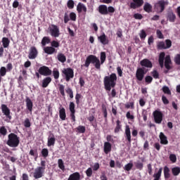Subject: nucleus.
I'll return each mask as SVG.
<instances>
[{"label": "nucleus", "mask_w": 180, "mask_h": 180, "mask_svg": "<svg viewBox=\"0 0 180 180\" xmlns=\"http://www.w3.org/2000/svg\"><path fill=\"white\" fill-rule=\"evenodd\" d=\"M100 60H99V58L95 55H89L86 57L84 66L88 68L91 63L94 64V67L96 70H101V64H103V63L106 61L105 52L101 53Z\"/></svg>", "instance_id": "obj_1"}, {"label": "nucleus", "mask_w": 180, "mask_h": 180, "mask_svg": "<svg viewBox=\"0 0 180 180\" xmlns=\"http://www.w3.org/2000/svg\"><path fill=\"white\" fill-rule=\"evenodd\" d=\"M116 81H117L116 73H112L110 76H105L103 79L105 91H111L112 88H115L116 86Z\"/></svg>", "instance_id": "obj_2"}, {"label": "nucleus", "mask_w": 180, "mask_h": 180, "mask_svg": "<svg viewBox=\"0 0 180 180\" xmlns=\"http://www.w3.org/2000/svg\"><path fill=\"white\" fill-rule=\"evenodd\" d=\"M6 144L11 148H16L20 144V137L15 133H11L8 135Z\"/></svg>", "instance_id": "obj_3"}, {"label": "nucleus", "mask_w": 180, "mask_h": 180, "mask_svg": "<svg viewBox=\"0 0 180 180\" xmlns=\"http://www.w3.org/2000/svg\"><path fill=\"white\" fill-rule=\"evenodd\" d=\"M169 3L167 1L160 0L155 4V8L159 13H162L165 11V6H168Z\"/></svg>", "instance_id": "obj_4"}, {"label": "nucleus", "mask_w": 180, "mask_h": 180, "mask_svg": "<svg viewBox=\"0 0 180 180\" xmlns=\"http://www.w3.org/2000/svg\"><path fill=\"white\" fill-rule=\"evenodd\" d=\"M148 69L146 68H138L136 72V78L137 81L141 82L144 79V75L147 74Z\"/></svg>", "instance_id": "obj_5"}, {"label": "nucleus", "mask_w": 180, "mask_h": 180, "mask_svg": "<svg viewBox=\"0 0 180 180\" xmlns=\"http://www.w3.org/2000/svg\"><path fill=\"white\" fill-rule=\"evenodd\" d=\"M62 74L65 75L67 82L70 81V78H74V70L71 68H64L62 70Z\"/></svg>", "instance_id": "obj_6"}, {"label": "nucleus", "mask_w": 180, "mask_h": 180, "mask_svg": "<svg viewBox=\"0 0 180 180\" xmlns=\"http://www.w3.org/2000/svg\"><path fill=\"white\" fill-rule=\"evenodd\" d=\"M153 115L155 123H157V124H161L162 122V117L164 116L162 112L158 110H155Z\"/></svg>", "instance_id": "obj_7"}, {"label": "nucleus", "mask_w": 180, "mask_h": 180, "mask_svg": "<svg viewBox=\"0 0 180 180\" xmlns=\"http://www.w3.org/2000/svg\"><path fill=\"white\" fill-rule=\"evenodd\" d=\"M172 46V41L171 39H166L165 41H160L158 43V49H160V50H167V49H171Z\"/></svg>", "instance_id": "obj_8"}, {"label": "nucleus", "mask_w": 180, "mask_h": 180, "mask_svg": "<svg viewBox=\"0 0 180 180\" xmlns=\"http://www.w3.org/2000/svg\"><path fill=\"white\" fill-rule=\"evenodd\" d=\"M38 72L40 75H44V77H50L52 74L51 70L47 66H41L39 68Z\"/></svg>", "instance_id": "obj_9"}, {"label": "nucleus", "mask_w": 180, "mask_h": 180, "mask_svg": "<svg viewBox=\"0 0 180 180\" xmlns=\"http://www.w3.org/2000/svg\"><path fill=\"white\" fill-rule=\"evenodd\" d=\"M44 172L45 170L43 168L37 167L32 173V175L34 179H40V178L44 176Z\"/></svg>", "instance_id": "obj_10"}, {"label": "nucleus", "mask_w": 180, "mask_h": 180, "mask_svg": "<svg viewBox=\"0 0 180 180\" xmlns=\"http://www.w3.org/2000/svg\"><path fill=\"white\" fill-rule=\"evenodd\" d=\"M50 34L52 37H60V28L56 25H51V27H49Z\"/></svg>", "instance_id": "obj_11"}, {"label": "nucleus", "mask_w": 180, "mask_h": 180, "mask_svg": "<svg viewBox=\"0 0 180 180\" xmlns=\"http://www.w3.org/2000/svg\"><path fill=\"white\" fill-rule=\"evenodd\" d=\"M37 56H39L37 48H36V46H31L28 54V58H30V60H34L35 58H37Z\"/></svg>", "instance_id": "obj_12"}, {"label": "nucleus", "mask_w": 180, "mask_h": 180, "mask_svg": "<svg viewBox=\"0 0 180 180\" xmlns=\"http://www.w3.org/2000/svg\"><path fill=\"white\" fill-rule=\"evenodd\" d=\"M1 108L2 113L7 117V119L11 120L12 119V115H11V110L8 108V105L1 104Z\"/></svg>", "instance_id": "obj_13"}, {"label": "nucleus", "mask_w": 180, "mask_h": 180, "mask_svg": "<svg viewBox=\"0 0 180 180\" xmlns=\"http://www.w3.org/2000/svg\"><path fill=\"white\" fill-rule=\"evenodd\" d=\"M133 2L130 3L129 7L131 9H137V8H141L143 6V4H144L143 0H132Z\"/></svg>", "instance_id": "obj_14"}, {"label": "nucleus", "mask_w": 180, "mask_h": 180, "mask_svg": "<svg viewBox=\"0 0 180 180\" xmlns=\"http://www.w3.org/2000/svg\"><path fill=\"white\" fill-rule=\"evenodd\" d=\"M167 20H169L171 23H174L176 20V15L174 13L172 10H169L166 15Z\"/></svg>", "instance_id": "obj_15"}, {"label": "nucleus", "mask_w": 180, "mask_h": 180, "mask_svg": "<svg viewBox=\"0 0 180 180\" xmlns=\"http://www.w3.org/2000/svg\"><path fill=\"white\" fill-rule=\"evenodd\" d=\"M140 65L143 68H153V63L148 58H144L141 60Z\"/></svg>", "instance_id": "obj_16"}, {"label": "nucleus", "mask_w": 180, "mask_h": 180, "mask_svg": "<svg viewBox=\"0 0 180 180\" xmlns=\"http://www.w3.org/2000/svg\"><path fill=\"white\" fill-rule=\"evenodd\" d=\"M98 40H99L100 43H101V44H103V46L109 44V39H108V37H106V34H105V33H103L101 35L98 37Z\"/></svg>", "instance_id": "obj_17"}, {"label": "nucleus", "mask_w": 180, "mask_h": 180, "mask_svg": "<svg viewBox=\"0 0 180 180\" xmlns=\"http://www.w3.org/2000/svg\"><path fill=\"white\" fill-rule=\"evenodd\" d=\"M124 134L125 139L128 143H131V132L130 131V126L126 125Z\"/></svg>", "instance_id": "obj_18"}, {"label": "nucleus", "mask_w": 180, "mask_h": 180, "mask_svg": "<svg viewBox=\"0 0 180 180\" xmlns=\"http://www.w3.org/2000/svg\"><path fill=\"white\" fill-rule=\"evenodd\" d=\"M170 64H172V61L171 60V56L169 55H167L165 58V67L166 70H171V68H172Z\"/></svg>", "instance_id": "obj_19"}, {"label": "nucleus", "mask_w": 180, "mask_h": 180, "mask_svg": "<svg viewBox=\"0 0 180 180\" xmlns=\"http://www.w3.org/2000/svg\"><path fill=\"white\" fill-rule=\"evenodd\" d=\"M56 144V136L53 134H51L48 137L47 146L48 147H51Z\"/></svg>", "instance_id": "obj_20"}, {"label": "nucleus", "mask_w": 180, "mask_h": 180, "mask_svg": "<svg viewBox=\"0 0 180 180\" xmlns=\"http://www.w3.org/2000/svg\"><path fill=\"white\" fill-rule=\"evenodd\" d=\"M44 51L46 54L51 55L54 54V53H57V49L53 46H46L44 48Z\"/></svg>", "instance_id": "obj_21"}, {"label": "nucleus", "mask_w": 180, "mask_h": 180, "mask_svg": "<svg viewBox=\"0 0 180 180\" xmlns=\"http://www.w3.org/2000/svg\"><path fill=\"white\" fill-rule=\"evenodd\" d=\"M159 137L160 139V144H163L164 146H167V144H168V139L164 133L160 132Z\"/></svg>", "instance_id": "obj_22"}, {"label": "nucleus", "mask_w": 180, "mask_h": 180, "mask_svg": "<svg viewBox=\"0 0 180 180\" xmlns=\"http://www.w3.org/2000/svg\"><path fill=\"white\" fill-rule=\"evenodd\" d=\"M98 12L101 15H108V6L106 5H100L98 6Z\"/></svg>", "instance_id": "obj_23"}, {"label": "nucleus", "mask_w": 180, "mask_h": 180, "mask_svg": "<svg viewBox=\"0 0 180 180\" xmlns=\"http://www.w3.org/2000/svg\"><path fill=\"white\" fill-rule=\"evenodd\" d=\"M170 170H169V167H168L167 166H165L163 168V173H164V177L165 180H168L169 179V178H171V173Z\"/></svg>", "instance_id": "obj_24"}, {"label": "nucleus", "mask_w": 180, "mask_h": 180, "mask_svg": "<svg viewBox=\"0 0 180 180\" xmlns=\"http://www.w3.org/2000/svg\"><path fill=\"white\" fill-rule=\"evenodd\" d=\"M25 102L27 109L32 113V111L33 110V102H32V100L29 97L26 98Z\"/></svg>", "instance_id": "obj_25"}, {"label": "nucleus", "mask_w": 180, "mask_h": 180, "mask_svg": "<svg viewBox=\"0 0 180 180\" xmlns=\"http://www.w3.org/2000/svg\"><path fill=\"white\" fill-rule=\"evenodd\" d=\"M51 81L52 79L51 77H46L44 78V79L42 80V88H47V86H49Z\"/></svg>", "instance_id": "obj_26"}, {"label": "nucleus", "mask_w": 180, "mask_h": 180, "mask_svg": "<svg viewBox=\"0 0 180 180\" xmlns=\"http://www.w3.org/2000/svg\"><path fill=\"white\" fill-rule=\"evenodd\" d=\"M59 117L62 120H65L67 114L65 113V108L64 107L59 108Z\"/></svg>", "instance_id": "obj_27"}, {"label": "nucleus", "mask_w": 180, "mask_h": 180, "mask_svg": "<svg viewBox=\"0 0 180 180\" xmlns=\"http://www.w3.org/2000/svg\"><path fill=\"white\" fill-rule=\"evenodd\" d=\"M77 11L78 13H81V12H84V13H86V6L84 5L82 3H79L77 6Z\"/></svg>", "instance_id": "obj_28"}, {"label": "nucleus", "mask_w": 180, "mask_h": 180, "mask_svg": "<svg viewBox=\"0 0 180 180\" xmlns=\"http://www.w3.org/2000/svg\"><path fill=\"white\" fill-rule=\"evenodd\" d=\"M112 151V144L109 142L104 143V153L105 154H109Z\"/></svg>", "instance_id": "obj_29"}, {"label": "nucleus", "mask_w": 180, "mask_h": 180, "mask_svg": "<svg viewBox=\"0 0 180 180\" xmlns=\"http://www.w3.org/2000/svg\"><path fill=\"white\" fill-rule=\"evenodd\" d=\"M81 179V174L79 172H75L70 175L68 180H79Z\"/></svg>", "instance_id": "obj_30"}, {"label": "nucleus", "mask_w": 180, "mask_h": 180, "mask_svg": "<svg viewBox=\"0 0 180 180\" xmlns=\"http://www.w3.org/2000/svg\"><path fill=\"white\" fill-rule=\"evenodd\" d=\"M162 174V167H160L157 173H155L153 174V180H160L161 179V175Z\"/></svg>", "instance_id": "obj_31"}, {"label": "nucleus", "mask_w": 180, "mask_h": 180, "mask_svg": "<svg viewBox=\"0 0 180 180\" xmlns=\"http://www.w3.org/2000/svg\"><path fill=\"white\" fill-rule=\"evenodd\" d=\"M143 10L145 11V12L150 13L153 12V6H151V4H150L149 3H145L143 6Z\"/></svg>", "instance_id": "obj_32"}, {"label": "nucleus", "mask_w": 180, "mask_h": 180, "mask_svg": "<svg viewBox=\"0 0 180 180\" xmlns=\"http://www.w3.org/2000/svg\"><path fill=\"white\" fill-rule=\"evenodd\" d=\"M1 41H2L4 49H8V47H9V44L11 43V41L9 40L8 38L3 37Z\"/></svg>", "instance_id": "obj_33"}, {"label": "nucleus", "mask_w": 180, "mask_h": 180, "mask_svg": "<svg viewBox=\"0 0 180 180\" xmlns=\"http://www.w3.org/2000/svg\"><path fill=\"white\" fill-rule=\"evenodd\" d=\"M51 39H50V37H44L41 39V44L43 47L46 46V44H49L51 43Z\"/></svg>", "instance_id": "obj_34"}, {"label": "nucleus", "mask_w": 180, "mask_h": 180, "mask_svg": "<svg viewBox=\"0 0 180 180\" xmlns=\"http://www.w3.org/2000/svg\"><path fill=\"white\" fill-rule=\"evenodd\" d=\"M57 58L60 63H65L67 61V57L63 53H58L57 56Z\"/></svg>", "instance_id": "obj_35"}, {"label": "nucleus", "mask_w": 180, "mask_h": 180, "mask_svg": "<svg viewBox=\"0 0 180 180\" xmlns=\"http://www.w3.org/2000/svg\"><path fill=\"white\" fill-rule=\"evenodd\" d=\"M172 174L174 175V176H178L180 174V167H175L172 169Z\"/></svg>", "instance_id": "obj_36"}, {"label": "nucleus", "mask_w": 180, "mask_h": 180, "mask_svg": "<svg viewBox=\"0 0 180 180\" xmlns=\"http://www.w3.org/2000/svg\"><path fill=\"white\" fill-rule=\"evenodd\" d=\"M122 130V124H120V120H117L116 121V127L114 129V133H119Z\"/></svg>", "instance_id": "obj_37"}, {"label": "nucleus", "mask_w": 180, "mask_h": 180, "mask_svg": "<svg viewBox=\"0 0 180 180\" xmlns=\"http://www.w3.org/2000/svg\"><path fill=\"white\" fill-rule=\"evenodd\" d=\"M135 167L137 169H139L141 171L144 167V164L143 162H140V160H137L136 162H134Z\"/></svg>", "instance_id": "obj_38"}, {"label": "nucleus", "mask_w": 180, "mask_h": 180, "mask_svg": "<svg viewBox=\"0 0 180 180\" xmlns=\"http://www.w3.org/2000/svg\"><path fill=\"white\" fill-rule=\"evenodd\" d=\"M58 165L60 169L62 171H65V166L64 165V162L62 160V159H58Z\"/></svg>", "instance_id": "obj_39"}, {"label": "nucleus", "mask_w": 180, "mask_h": 180, "mask_svg": "<svg viewBox=\"0 0 180 180\" xmlns=\"http://www.w3.org/2000/svg\"><path fill=\"white\" fill-rule=\"evenodd\" d=\"M139 37L141 40H146V37H147V32H146V30H141L140 31Z\"/></svg>", "instance_id": "obj_40"}, {"label": "nucleus", "mask_w": 180, "mask_h": 180, "mask_svg": "<svg viewBox=\"0 0 180 180\" xmlns=\"http://www.w3.org/2000/svg\"><path fill=\"white\" fill-rule=\"evenodd\" d=\"M53 76L54 79H58L60 78V72L56 68L53 70Z\"/></svg>", "instance_id": "obj_41"}, {"label": "nucleus", "mask_w": 180, "mask_h": 180, "mask_svg": "<svg viewBox=\"0 0 180 180\" xmlns=\"http://www.w3.org/2000/svg\"><path fill=\"white\" fill-rule=\"evenodd\" d=\"M30 155H32V157H34L35 158V161L36 160H37V157H39V154L37 153V150H33V149H31L30 150Z\"/></svg>", "instance_id": "obj_42"}, {"label": "nucleus", "mask_w": 180, "mask_h": 180, "mask_svg": "<svg viewBox=\"0 0 180 180\" xmlns=\"http://www.w3.org/2000/svg\"><path fill=\"white\" fill-rule=\"evenodd\" d=\"M152 77L155 78V79H160V73L158 71L154 70L150 72Z\"/></svg>", "instance_id": "obj_43"}, {"label": "nucleus", "mask_w": 180, "mask_h": 180, "mask_svg": "<svg viewBox=\"0 0 180 180\" xmlns=\"http://www.w3.org/2000/svg\"><path fill=\"white\" fill-rule=\"evenodd\" d=\"M65 91H66V94L69 95L70 99H72V98H74V91H72V89L68 87Z\"/></svg>", "instance_id": "obj_44"}, {"label": "nucleus", "mask_w": 180, "mask_h": 180, "mask_svg": "<svg viewBox=\"0 0 180 180\" xmlns=\"http://www.w3.org/2000/svg\"><path fill=\"white\" fill-rule=\"evenodd\" d=\"M76 130L78 133H82V134H84L85 133L86 131V129H85V127L84 126H82V125H79V127H77L76 128Z\"/></svg>", "instance_id": "obj_45"}, {"label": "nucleus", "mask_w": 180, "mask_h": 180, "mask_svg": "<svg viewBox=\"0 0 180 180\" xmlns=\"http://www.w3.org/2000/svg\"><path fill=\"white\" fill-rule=\"evenodd\" d=\"M59 91L62 96H65V91H64L65 86L63 84H58Z\"/></svg>", "instance_id": "obj_46"}, {"label": "nucleus", "mask_w": 180, "mask_h": 180, "mask_svg": "<svg viewBox=\"0 0 180 180\" xmlns=\"http://www.w3.org/2000/svg\"><path fill=\"white\" fill-rule=\"evenodd\" d=\"M0 134H1V136H4V137H5V136H6V134H8V129H6V128H5V127H0Z\"/></svg>", "instance_id": "obj_47"}, {"label": "nucleus", "mask_w": 180, "mask_h": 180, "mask_svg": "<svg viewBox=\"0 0 180 180\" xmlns=\"http://www.w3.org/2000/svg\"><path fill=\"white\" fill-rule=\"evenodd\" d=\"M69 109H70V113H75V103H74V102L70 103Z\"/></svg>", "instance_id": "obj_48"}, {"label": "nucleus", "mask_w": 180, "mask_h": 180, "mask_svg": "<svg viewBox=\"0 0 180 180\" xmlns=\"http://www.w3.org/2000/svg\"><path fill=\"white\" fill-rule=\"evenodd\" d=\"M162 91L164 92V94H166L167 95H171V90H169V87L167 86H164L162 88Z\"/></svg>", "instance_id": "obj_49"}, {"label": "nucleus", "mask_w": 180, "mask_h": 180, "mask_svg": "<svg viewBox=\"0 0 180 180\" xmlns=\"http://www.w3.org/2000/svg\"><path fill=\"white\" fill-rule=\"evenodd\" d=\"M51 47H53V49H58V47H60V42L53 40L51 42Z\"/></svg>", "instance_id": "obj_50"}, {"label": "nucleus", "mask_w": 180, "mask_h": 180, "mask_svg": "<svg viewBox=\"0 0 180 180\" xmlns=\"http://www.w3.org/2000/svg\"><path fill=\"white\" fill-rule=\"evenodd\" d=\"M41 155L44 158H46V157H49V149L43 148L41 150Z\"/></svg>", "instance_id": "obj_51"}, {"label": "nucleus", "mask_w": 180, "mask_h": 180, "mask_svg": "<svg viewBox=\"0 0 180 180\" xmlns=\"http://www.w3.org/2000/svg\"><path fill=\"white\" fill-rule=\"evenodd\" d=\"M131 168H133V163H131V162L127 164L124 167V171H131Z\"/></svg>", "instance_id": "obj_52"}, {"label": "nucleus", "mask_w": 180, "mask_h": 180, "mask_svg": "<svg viewBox=\"0 0 180 180\" xmlns=\"http://www.w3.org/2000/svg\"><path fill=\"white\" fill-rule=\"evenodd\" d=\"M85 172H86V176H88V178H91L93 174L92 167H89Z\"/></svg>", "instance_id": "obj_53"}, {"label": "nucleus", "mask_w": 180, "mask_h": 180, "mask_svg": "<svg viewBox=\"0 0 180 180\" xmlns=\"http://www.w3.org/2000/svg\"><path fill=\"white\" fill-rule=\"evenodd\" d=\"M82 98V95L79 94H77L75 96V101H76V104L77 105V106L79 105L80 103V99Z\"/></svg>", "instance_id": "obj_54"}, {"label": "nucleus", "mask_w": 180, "mask_h": 180, "mask_svg": "<svg viewBox=\"0 0 180 180\" xmlns=\"http://www.w3.org/2000/svg\"><path fill=\"white\" fill-rule=\"evenodd\" d=\"M165 59V52H162L160 53L159 56V63H164V60Z\"/></svg>", "instance_id": "obj_55"}, {"label": "nucleus", "mask_w": 180, "mask_h": 180, "mask_svg": "<svg viewBox=\"0 0 180 180\" xmlns=\"http://www.w3.org/2000/svg\"><path fill=\"white\" fill-rule=\"evenodd\" d=\"M70 20H72V22H75L77 20V14L75 13L72 12L69 15Z\"/></svg>", "instance_id": "obj_56"}, {"label": "nucleus", "mask_w": 180, "mask_h": 180, "mask_svg": "<svg viewBox=\"0 0 180 180\" xmlns=\"http://www.w3.org/2000/svg\"><path fill=\"white\" fill-rule=\"evenodd\" d=\"M24 126L26 128H29L32 126V124L30 123V120L29 118H26L24 121Z\"/></svg>", "instance_id": "obj_57"}, {"label": "nucleus", "mask_w": 180, "mask_h": 180, "mask_svg": "<svg viewBox=\"0 0 180 180\" xmlns=\"http://www.w3.org/2000/svg\"><path fill=\"white\" fill-rule=\"evenodd\" d=\"M0 75L1 77H5L6 75V68L5 67H1L0 68Z\"/></svg>", "instance_id": "obj_58"}, {"label": "nucleus", "mask_w": 180, "mask_h": 180, "mask_svg": "<svg viewBox=\"0 0 180 180\" xmlns=\"http://www.w3.org/2000/svg\"><path fill=\"white\" fill-rule=\"evenodd\" d=\"M74 1L72 0H69L67 3V6L69 9H74Z\"/></svg>", "instance_id": "obj_59"}, {"label": "nucleus", "mask_w": 180, "mask_h": 180, "mask_svg": "<svg viewBox=\"0 0 180 180\" xmlns=\"http://www.w3.org/2000/svg\"><path fill=\"white\" fill-rule=\"evenodd\" d=\"M169 158L173 163L176 162V155L175 154H170Z\"/></svg>", "instance_id": "obj_60"}, {"label": "nucleus", "mask_w": 180, "mask_h": 180, "mask_svg": "<svg viewBox=\"0 0 180 180\" xmlns=\"http://www.w3.org/2000/svg\"><path fill=\"white\" fill-rule=\"evenodd\" d=\"M174 63L176 65H180V54H176L174 57Z\"/></svg>", "instance_id": "obj_61"}, {"label": "nucleus", "mask_w": 180, "mask_h": 180, "mask_svg": "<svg viewBox=\"0 0 180 180\" xmlns=\"http://www.w3.org/2000/svg\"><path fill=\"white\" fill-rule=\"evenodd\" d=\"M156 34L158 39H164V34H162V32H161V30H157Z\"/></svg>", "instance_id": "obj_62"}, {"label": "nucleus", "mask_w": 180, "mask_h": 180, "mask_svg": "<svg viewBox=\"0 0 180 180\" xmlns=\"http://www.w3.org/2000/svg\"><path fill=\"white\" fill-rule=\"evenodd\" d=\"M147 168H148V172L149 175H153V165H151V163H149L147 165Z\"/></svg>", "instance_id": "obj_63"}, {"label": "nucleus", "mask_w": 180, "mask_h": 180, "mask_svg": "<svg viewBox=\"0 0 180 180\" xmlns=\"http://www.w3.org/2000/svg\"><path fill=\"white\" fill-rule=\"evenodd\" d=\"M145 82H146V84H151V82H153V77L146 76L145 77Z\"/></svg>", "instance_id": "obj_64"}]
</instances>
